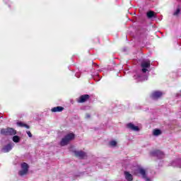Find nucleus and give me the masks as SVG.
<instances>
[{
	"label": "nucleus",
	"instance_id": "nucleus-1",
	"mask_svg": "<svg viewBox=\"0 0 181 181\" xmlns=\"http://www.w3.org/2000/svg\"><path fill=\"white\" fill-rule=\"evenodd\" d=\"M72 139H74V134L73 133L68 134L61 141V146H64L65 145H67V144H69L70 141H72Z\"/></svg>",
	"mask_w": 181,
	"mask_h": 181
},
{
	"label": "nucleus",
	"instance_id": "nucleus-2",
	"mask_svg": "<svg viewBox=\"0 0 181 181\" xmlns=\"http://www.w3.org/2000/svg\"><path fill=\"white\" fill-rule=\"evenodd\" d=\"M141 71L143 73H146L148 71V69H149L151 67V61L149 60H144L141 62Z\"/></svg>",
	"mask_w": 181,
	"mask_h": 181
},
{
	"label": "nucleus",
	"instance_id": "nucleus-3",
	"mask_svg": "<svg viewBox=\"0 0 181 181\" xmlns=\"http://www.w3.org/2000/svg\"><path fill=\"white\" fill-rule=\"evenodd\" d=\"M1 134H2V135H16V131L12 128L2 129Z\"/></svg>",
	"mask_w": 181,
	"mask_h": 181
},
{
	"label": "nucleus",
	"instance_id": "nucleus-4",
	"mask_svg": "<svg viewBox=\"0 0 181 181\" xmlns=\"http://www.w3.org/2000/svg\"><path fill=\"white\" fill-rule=\"evenodd\" d=\"M28 170H29V165H28V163H22L21 170L19 172L20 176H23L24 175H26Z\"/></svg>",
	"mask_w": 181,
	"mask_h": 181
},
{
	"label": "nucleus",
	"instance_id": "nucleus-5",
	"mask_svg": "<svg viewBox=\"0 0 181 181\" xmlns=\"http://www.w3.org/2000/svg\"><path fill=\"white\" fill-rule=\"evenodd\" d=\"M153 156H156L158 159H163V158H165V154L163 152L156 150L153 152Z\"/></svg>",
	"mask_w": 181,
	"mask_h": 181
},
{
	"label": "nucleus",
	"instance_id": "nucleus-6",
	"mask_svg": "<svg viewBox=\"0 0 181 181\" xmlns=\"http://www.w3.org/2000/svg\"><path fill=\"white\" fill-rule=\"evenodd\" d=\"M138 173H140V175H143V177H145V170L139 167H135L134 174L138 175Z\"/></svg>",
	"mask_w": 181,
	"mask_h": 181
},
{
	"label": "nucleus",
	"instance_id": "nucleus-7",
	"mask_svg": "<svg viewBox=\"0 0 181 181\" xmlns=\"http://www.w3.org/2000/svg\"><path fill=\"white\" fill-rule=\"evenodd\" d=\"M163 94V93H162V92L155 91L152 93L151 98H153V100H158V98L162 97Z\"/></svg>",
	"mask_w": 181,
	"mask_h": 181
},
{
	"label": "nucleus",
	"instance_id": "nucleus-8",
	"mask_svg": "<svg viewBox=\"0 0 181 181\" xmlns=\"http://www.w3.org/2000/svg\"><path fill=\"white\" fill-rule=\"evenodd\" d=\"M13 145H14L13 143H11L8 144L7 146H5L2 149L3 152L4 153L9 152V151H11L12 148H13Z\"/></svg>",
	"mask_w": 181,
	"mask_h": 181
},
{
	"label": "nucleus",
	"instance_id": "nucleus-9",
	"mask_svg": "<svg viewBox=\"0 0 181 181\" xmlns=\"http://www.w3.org/2000/svg\"><path fill=\"white\" fill-rule=\"evenodd\" d=\"M75 155L77 158H80V159H83L86 156V153L83 151H75Z\"/></svg>",
	"mask_w": 181,
	"mask_h": 181
},
{
	"label": "nucleus",
	"instance_id": "nucleus-10",
	"mask_svg": "<svg viewBox=\"0 0 181 181\" xmlns=\"http://www.w3.org/2000/svg\"><path fill=\"white\" fill-rule=\"evenodd\" d=\"M127 128H129V129H132V131H139V127L134 125L132 123L127 124Z\"/></svg>",
	"mask_w": 181,
	"mask_h": 181
},
{
	"label": "nucleus",
	"instance_id": "nucleus-11",
	"mask_svg": "<svg viewBox=\"0 0 181 181\" xmlns=\"http://www.w3.org/2000/svg\"><path fill=\"white\" fill-rule=\"evenodd\" d=\"M63 110H64V107H63L62 106H57V107H53L52 109V112H62V111H63Z\"/></svg>",
	"mask_w": 181,
	"mask_h": 181
},
{
	"label": "nucleus",
	"instance_id": "nucleus-12",
	"mask_svg": "<svg viewBox=\"0 0 181 181\" xmlns=\"http://www.w3.org/2000/svg\"><path fill=\"white\" fill-rule=\"evenodd\" d=\"M124 176H125L126 180H128V181H132L134 179V177H132V175L127 171L124 172Z\"/></svg>",
	"mask_w": 181,
	"mask_h": 181
},
{
	"label": "nucleus",
	"instance_id": "nucleus-13",
	"mask_svg": "<svg viewBox=\"0 0 181 181\" xmlns=\"http://www.w3.org/2000/svg\"><path fill=\"white\" fill-rule=\"evenodd\" d=\"M90 98V96L88 95H84L79 98L78 103H86V100H88Z\"/></svg>",
	"mask_w": 181,
	"mask_h": 181
},
{
	"label": "nucleus",
	"instance_id": "nucleus-14",
	"mask_svg": "<svg viewBox=\"0 0 181 181\" xmlns=\"http://www.w3.org/2000/svg\"><path fill=\"white\" fill-rule=\"evenodd\" d=\"M180 163H181V162L180 160H176L171 163V166H174V167L177 166V168H181Z\"/></svg>",
	"mask_w": 181,
	"mask_h": 181
},
{
	"label": "nucleus",
	"instance_id": "nucleus-15",
	"mask_svg": "<svg viewBox=\"0 0 181 181\" xmlns=\"http://www.w3.org/2000/svg\"><path fill=\"white\" fill-rule=\"evenodd\" d=\"M160 134H162V132L158 129H156L153 131V134L155 136H158V135H160Z\"/></svg>",
	"mask_w": 181,
	"mask_h": 181
},
{
	"label": "nucleus",
	"instance_id": "nucleus-16",
	"mask_svg": "<svg viewBox=\"0 0 181 181\" xmlns=\"http://www.w3.org/2000/svg\"><path fill=\"white\" fill-rule=\"evenodd\" d=\"M153 17H155V12H153V11H148L147 13V18L151 19V18H153Z\"/></svg>",
	"mask_w": 181,
	"mask_h": 181
},
{
	"label": "nucleus",
	"instance_id": "nucleus-17",
	"mask_svg": "<svg viewBox=\"0 0 181 181\" xmlns=\"http://www.w3.org/2000/svg\"><path fill=\"white\" fill-rule=\"evenodd\" d=\"M17 124L19 127H25V128L29 129V127L28 126V124H25L23 122H18Z\"/></svg>",
	"mask_w": 181,
	"mask_h": 181
},
{
	"label": "nucleus",
	"instance_id": "nucleus-18",
	"mask_svg": "<svg viewBox=\"0 0 181 181\" xmlns=\"http://www.w3.org/2000/svg\"><path fill=\"white\" fill-rule=\"evenodd\" d=\"M13 142H19V136H14L13 137Z\"/></svg>",
	"mask_w": 181,
	"mask_h": 181
},
{
	"label": "nucleus",
	"instance_id": "nucleus-19",
	"mask_svg": "<svg viewBox=\"0 0 181 181\" xmlns=\"http://www.w3.org/2000/svg\"><path fill=\"white\" fill-rule=\"evenodd\" d=\"M179 13H180V8H177L175 12H174L173 15L174 16H177V15H179Z\"/></svg>",
	"mask_w": 181,
	"mask_h": 181
},
{
	"label": "nucleus",
	"instance_id": "nucleus-20",
	"mask_svg": "<svg viewBox=\"0 0 181 181\" xmlns=\"http://www.w3.org/2000/svg\"><path fill=\"white\" fill-rule=\"evenodd\" d=\"M110 146H115L117 145V141H112L110 142Z\"/></svg>",
	"mask_w": 181,
	"mask_h": 181
},
{
	"label": "nucleus",
	"instance_id": "nucleus-21",
	"mask_svg": "<svg viewBox=\"0 0 181 181\" xmlns=\"http://www.w3.org/2000/svg\"><path fill=\"white\" fill-rule=\"evenodd\" d=\"M27 134L30 138H32V133H30L29 131L27 132Z\"/></svg>",
	"mask_w": 181,
	"mask_h": 181
},
{
	"label": "nucleus",
	"instance_id": "nucleus-22",
	"mask_svg": "<svg viewBox=\"0 0 181 181\" xmlns=\"http://www.w3.org/2000/svg\"><path fill=\"white\" fill-rule=\"evenodd\" d=\"M86 117L90 118V115H87Z\"/></svg>",
	"mask_w": 181,
	"mask_h": 181
}]
</instances>
